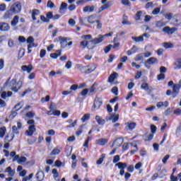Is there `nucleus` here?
<instances>
[{"label":"nucleus","mask_w":181,"mask_h":181,"mask_svg":"<svg viewBox=\"0 0 181 181\" xmlns=\"http://www.w3.org/2000/svg\"><path fill=\"white\" fill-rule=\"evenodd\" d=\"M119 119V115L110 114V116L108 117L107 121H112V124H115Z\"/></svg>","instance_id":"nucleus-10"},{"label":"nucleus","mask_w":181,"mask_h":181,"mask_svg":"<svg viewBox=\"0 0 181 181\" xmlns=\"http://www.w3.org/2000/svg\"><path fill=\"white\" fill-rule=\"evenodd\" d=\"M36 178L39 181H42L45 179V173L43 171H38L36 174Z\"/></svg>","instance_id":"nucleus-24"},{"label":"nucleus","mask_w":181,"mask_h":181,"mask_svg":"<svg viewBox=\"0 0 181 181\" xmlns=\"http://www.w3.org/2000/svg\"><path fill=\"white\" fill-rule=\"evenodd\" d=\"M157 80L160 81L161 80H165V74H160L157 76Z\"/></svg>","instance_id":"nucleus-45"},{"label":"nucleus","mask_w":181,"mask_h":181,"mask_svg":"<svg viewBox=\"0 0 181 181\" xmlns=\"http://www.w3.org/2000/svg\"><path fill=\"white\" fill-rule=\"evenodd\" d=\"M174 69L175 70H180L181 69V58H177L174 62Z\"/></svg>","instance_id":"nucleus-17"},{"label":"nucleus","mask_w":181,"mask_h":181,"mask_svg":"<svg viewBox=\"0 0 181 181\" xmlns=\"http://www.w3.org/2000/svg\"><path fill=\"white\" fill-rule=\"evenodd\" d=\"M147 64H155V63H158V59L155 57H151L146 62Z\"/></svg>","instance_id":"nucleus-28"},{"label":"nucleus","mask_w":181,"mask_h":181,"mask_svg":"<svg viewBox=\"0 0 181 181\" xmlns=\"http://www.w3.org/2000/svg\"><path fill=\"white\" fill-rule=\"evenodd\" d=\"M35 112H28L25 115V117H27V118H33V117H35Z\"/></svg>","instance_id":"nucleus-40"},{"label":"nucleus","mask_w":181,"mask_h":181,"mask_svg":"<svg viewBox=\"0 0 181 181\" xmlns=\"http://www.w3.org/2000/svg\"><path fill=\"white\" fill-rule=\"evenodd\" d=\"M117 76H118V74H117V73H115V72L113 73V74H112L109 76V78H108V81H109V83H112V81H114V80H115Z\"/></svg>","instance_id":"nucleus-31"},{"label":"nucleus","mask_w":181,"mask_h":181,"mask_svg":"<svg viewBox=\"0 0 181 181\" xmlns=\"http://www.w3.org/2000/svg\"><path fill=\"white\" fill-rule=\"evenodd\" d=\"M6 132V127H3L0 128V138H4L5 136V133Z\"/></svg>","instance_id":"nucleus-35"},{"label":"nucleus","mask_w":181,"mask_h":181,"mask_svg":"<svg viewBox=\"0 0 181 181\" xmlns=\"http://www.w3.org/2000/svg\"><path fill=\"white\" fill-rule=\"evenodd\" d=\"M22 87V81H18L16 82V84H13V86L11 88V91H14L15 93H18V91L20 90V88Z\"/></svg>","instance_id":"nucleus-9"},{"label":"nucleus","mask_w":181,"mask_h":181,"mask_svg":"<svg viewBox=\"0 0 181 181\" xmlns=\"http://www.w3.org/2000/svg\"><path fill=\"white\" fill-rule=\"evenodd\" d=\"M132 39L136 42H144V38L141 35L139 37H132Z\"/></svg>","instance_id":"nucleus-33"},{"label":"nucleus","mask_w":181,"mask_h":181,"mask_svg":"<svg viewBox=\"0 0 181 181\" xmlns=\"http://www.w3.org/2000/svg\"><path fill=\"white\" fill-rule=\"evenodd\" d=\"M102 156L103 158H100L97 160V165H101V163H103V162L104 161V157L105 156V155L103 154Z\"/></svg>","instance_id":"nucleus-52"},{"label":"nucleus","mask_w":181,"mask_h":181,"mask_svg":"<svg viewBox=\"0 0 181 181\" xmlns=\"http://www.w3.org/2000/svg\"><path fill=\"white\" fill-rule=\"evenodd\" d=\"M40 11H39V10L35 9V10H33V12H32V16H37L40 15Z\"/></svg>","instance_id":"nucleus-56"},{"label":"nucleus","mask_w":181,"mask_h":181,"mask_svg":"<svg viewBox=\"0 0 181 181\" xmlns=\"http://www.w3.org/2000/svg\"><path fill=\"white\" fill-rule=\"evenodd\" d=\"M160 12V8L157 7L154 8L152 11L153 15H158Z\"/></svg>","instance_id":"nucleus-43"},{"label":"nucleus","mask_w":181,"mask_h":181,"mask_svg":"<svg viewBox=\"0 0 181 181\" xmlns=\"http://www.w3.org/2000/svg\"><path fill=\"white\" fill-rule=\"evenodd\" d=\"M122 144H124V139L121 138L116 139L113 142V145H115V148H119Z\"/></svg>","instance_id":"nucleus-14"},{"label":"nucleus","mask_w":181,"mask_h":181,"mask_svg":"<svg viewBox=\"0 0 181 181\" xmlns=\"http://www.w3.org/2000/svg\"><path fill=\"white\" fill-rule=\"evenodd\" d=\"M107 143L108 140H107L106 139H99L95 141L96 145H101L102 146H104V145H107Z\"/></svg>","instance_id":"nucleus-18"},{"label":"nucleus","mask_w":181,"mask_h":181,"mask_svg":"<svg viewBox=\"0 0 181 181\" xmlns=\"http://www.w3.org/2000/svg\"><path fill=\"white\" fill-rule=\"evenodd\" d=\"M33 42H35V38H33V37L30 36V37H28L27 43L30 44V43H33Z\"/></svg>","instance_id":"nucleus-59"},{"label":"nucleus","mask_w":181,"mask_h":181,"mask_svg":"<svg viewBox=\"0 0 181 181\" xmlns=\"http://www.w3.org/2000/svg\"><path fill=\"white\" fill-rule=\"evenodd\" d=\"M28 125H30L28 128V130L25 132V134L28 136H32L35 132H36V128L35 127V120L30 119L27 122Z\"/></svg>","instance_id":"nucleus-1"},{"label":"nucleus","mask_w":181,"mask_h":181,"mask_svg":"<svg viewBox=\"0 0 181 181\" xmlns=\"http://www.w3.org/2000/svg\"><path fill=\"white\" fill-rule=\"evenodd\" d=\"M111 5L112 4L110 3L104 4L102 6L99 8L98 13H100V12H103V11H105V9H108V8L111 6Z\"/></svg>","instance_id":"nucleus-25"},{"label":"nucleus","mask_w":181,"mask_h":181,"mask_svg":"<svg viewBox=\"0 0 181 181\" xmlns=\"http://www.w3.org/2000/svg\"><path fill=\"white\" fill-rule=\"evenodd\" d=\"M88 41L87 40H83L81 42V46L83 47V49H86V47H88V49H94V46H90V44H88Z\"/></svg>","instance_id":"nucleus-20"},{"label":"nucleus","mask_w":181,"mask_h":181,"mask_svg":"<svg viewBox=\"0 0 181 181\" xmlns=\"http://www.w3.org/2000/svg\"><path fill=\"white\" fill-rule=\"evenodd\" d=\"M142 13H143L141 11H137L134 16V21H141V16H142Z\"/></svg>","instance_id":"nucleus-30"},{"label":"nucleus","mask_w":181,"mask_h":181,"mask_svg":"<svg viewBox=\"0 0 181 181\" xmlns=\"http://www.w3.org/2000/svg\"><path fill=\"white\" fill-rule=\"evenodd\" d=\"M180 86L177 84H174L173 86V98H175L177 94H179V90H180Z\"/></svg>","instance_id":"nucleus-13"},{"label":"nucleus","mask_w":181,"mask_h":181,"mask_svg":"<svg viewBox=\"0 0 181 181\" xmlns=\"http://www.w3.org/2000/svg\"><path fill=\"white\" fill-rule=\"evenodd\" d=\"M95 8V7L94 6H86L83 8V11L84 13H86V12H94Z\"/></svg>","instance_id":"nucleus-23"},{"label":"nucleus","mask_w":181,"mask_h":181,"mask_svg":"<svg viewBox=\"0 0 181 181\" xmlns=\"http://www.w3.org/2000/svg\"><path fill=\"white\" fill-rule=\"evenodd\" d=\"M47 19H49V21H50V19H53V13L52 12H48L46 15Z\"/></svg>","instance_id":"nucleus-57"},{"label":"nucleus","mask_w":181,"mask_h":181,"mask_svg":"<svg viewBox=\"0 0 181 181\" xmlns=\"http://www.w3.org/2000/svg\"><path fill=\"white\" fill-rule=\"evenodd\" d=\"M5 173H8V176L11 177H13L15 176V170H12V168L8 167L5 170Z\"/></svg>","instance_id":"nucleus-19"},{"label":"nucleus","mask_w":181,"mask_h":181,"mask_svg":"<svg viewBox=\"0 0 181 181\" xmlns=\"http://www.w3.org/2000/svg\"><path fill=\"white\" fill-rule=\"evenodd\" d=\"M66 9H67V3L62 2L59 8V13H64Z\"/></svg>","instance_id":"nucleus-26"},{"label":"nucleus","mask_w":181,"mask_h":181,"mask_svg":"<svg viewBox=\"0 0 181 181\" xmlns=\"http://www.w3.org/2000/svg\"><path fill=\"white\" fill-rule=\"evenodd\" d=\"M86 68L88 69L86 70V73L90 74V73H93V71H94L95 69H97V65H95V64H91L90 65L86 66Z\"/></svg>","instance_id":"nucleus-16"},{"label":"nucleus","mask_w":181,"mask_h":181,"mask_svg":"<svg viewBox=\"0 0 181 181\" xmlns=\"http://www.w3.org/2000/svg\"><path fill=\"white\" fill-rule=\"evenodd\" d=\"M124 35H125V32L124 31L119 32L116 35V37L114 38L113 42H117V40H118V36H124Z\"/></svg>","instance_id":"nucleus-39"},{"label":"nucleus","mask_w":181,"mask_h":181,"mask_svg":"<svg viewBox=\"0 0 181 181\" xmlns=\"http://www.w3.org/2000/svg\"><path fill=\"white\" fill-rule=\"evenodd\" d=\"M83 128H84V125H81L78 129V131L76 132V135H77V136H80V135L83 134Z\"/></svg>","instance_id":"nucleus-38"},{"label":"nucleus","mask_w":181,"mask_h":181,"mask_svg":"<svg viewBox=\"0 0 181 181\" xmlns=\"http://www.w3.org/2000/svg\"><path fill=\"white\" fill-rule=\"evenodd\" d=\"M59 40L60 42L61 47L64 49V47H67V38L59 37Z\"/></svg>","instance_id":"nucleus-15"},{"label":"nucleus","mask_w":181,"mask_h":181,"mask_svg":"<svg viewBox=\"0 0 181 181\" xmlns=\"http://www.w3.org/2000/svg\"><path fill=\"white\" fill-rule=\"evenodd\" d=\"M18 22H19V16H16L13 17V20L11 21V26H16Z\"/></svg>","instance_id":"nucleus-29"},{"label":"nucleus","mask_w":181,"mask_h":181,"mask_svg":"<svg viewBox=\"0 0 181 181\" xmlns=\"http://www.w3.org/2000/svg\"><path fill=\"white\" fill-rule=\"evenodd\" d=\"M46 56V50L45 49H41L40 53V57L41 59H43Z\"/></svg>","instance_id":"nucleus-51"},{"label":"nucleus","mask_w":181,"mask_h":181,"mask_svg":"<svg viewBox=\"0 0 181 181\" xmlns=\"http://www.w3.org/2000/svg\"><path fill=\"white\" fill-rule=\"evenodd\" d=\"M90 117H91V115L90 113L85 114L81 119V121L83 122H86V121H88L90 119Z\"/></svg>","instance_id":"nucleus-32"},{"label":"nucleus","mask_w":181,"mask_h":181,"mask_svg":"<svg viewBox=\"0 0 181 181\" xmlns=\"http://www.w3.org/2000/svg\"><path fill=\"white\" fill-rule=\"evenodd\" d=\"M66 69H71V61H68L65 65Z\"/></svg>","instance_id":"nucleus-62"},{"label":"nucleus","mask_w":181,"mask_h":181,"mask_svg":"<svg viewBox=\"0 0 181 181\" xmlns=\"http://www.w3.org/2000/svg\"><path fill=\"white\" fill-rule=\"evenodd\" d=\"M162 31L165 35H173L175 32H177V28L175 27L170 28L169 26H165L162 29Z\"/></svg>","instance_id":"nucleus-3"},{"label":"nucleus","mask_w":181,"mask_h":181,"mask_svg":"<svg viewBox=\"0 0 181 181\" xmlns=\"http://www.w3.org/2000/svg\"><path fill=\"white\" fill-rule=\"evenodd\" d=\"M97 16L95 15H92L88 17L87 21L88 23H95L97 22Z\"/></svg>","instance_id":"nucleus-22"},{"label":"nucleus","mask_w":181,"mask_h":181,"mask_svg":"<svg viewBox=\"0 0 181 181\" xmlns=\"http://www.w3.org/2000/svg\"><path fill=\"white\" fill-rule=\"evenodd\" d=\"M40 19L42 21V22H45V23H49V22H50V20H49L47 17H45V16H41Z\"/></svg>","instance_id":"nucleus-46"},{"label":"nucleus","mask_w":181,"mask_h":181,"mask_svg":"<svg viewBox=\"0 0 181 181\" xmlns=\"http://www.w3.org/2000/svg\"><path fill=\"white\" fill-rule=\"evenodd\" d=\"M117 162H119V156L117 155L113 158V163H117Z\"/></svg>","instance_id":"nucleus-61"},{"label":"nucleus","mask_w":181,"mask_h":181,"mask_svg":"<svg viewBox=\"0 0 181 181\" xmlns=\"http://www.w3.org/2000/svg\"><path fill=\"white\" fill-rule=\"evenodd\" d=\"M142 59H144V56L142 55V54H139L136 56L135 61L136 62H141V60H142Z\"/></svg>","instance_id":"nucleus-44"},{"label":"nucleus","mask_w":181,"mask_h":181,"mask_svg":"<svg viewBox=\"0 0 181 181\" xmlns=\"http://www.w3.org/2000/svg\"><path fill=\"white\" fill-rule=\"evenodd\" d=\"M127 127L130 131H132V129H134L135 127H136V123L135 122H128Z\"/></svg>","instance_id":"nucleus-36"},{"label":"nucleus","mask_w":181,"mask_h":181,"mask_svg":"<svg viewBox=\"0 0 181 181\" xmlns=\"http://www.w3.org/2000/svg\"><path fill=\"white\" fill-rule=\"evenodd\" d=\"M95 119L99 125H104L105 124V119L101 118L99 115L95 116Z\"/></svg>","instance_id":"nucleus-27"},{"label":"nucleus","mask_w":181,"mask_h":181,"mask_svg":"<svg viewBox=\"0 0 181 181\" xmlns=\"http://www.w3.org/2000/svg\"><path fill=\"white\" fill-rule=\"evenodd\" d=\"M102 105H103V98L96 96L93 103L92 110L95 111V110H98L100 107Z\"/></svg>","instance_id":"nucleus-2"},{"label":"nucleus","mask_w":181,"mask_h":181,"mask_svg":"<svg viewBox=\"0 0 181 181\" xmlns=\"http://www.w3.org/2000/svg\"><path fill=\"white\" fill-rule=\"evenodd\" d=\"M18 163L19 165H24L25 166H27V165H30V161H28V158L25 156L20 157V160H18Z\"/></svg>","instance_id":"nucleus-11"},{"label":"nucleus","mask_w":181,"mask_h":181,"mask_svg":"<svg viewBox=\"0 0 181 181\" xmlns=\"http://www.w3.org/2000/svg\"><path fill=\"white\" fill-rule=\"evenodd\" d=\"M16 115H18V112H11V114L9 115L10 119H13Z\"/></svg>","instance_id":"nucleus-54"},{"label":"nucleus","mask_w":181,"mask_h":181,"mask_svg":"<svg viewBox=\"0 0 181 181\" xmlns=\"http://www.w3.org/2000/svg\"><path fill=\"white\" fill-rule=\"evenodd\" d=\"M59 153H60V150H59V148H55L52 150L50 155L51 156H54L55 155H59Z\"/></svg>","instance_id":"nucleus-37"},{"label":"nucleus","mask_w":181,"mask_h":181,"mask_svg":"<svg viewBox=\"0 0 181 181\" xmlns=\"http://www.w3.org/2000/svg\"><path fill=\"white\" fill-rule=\"evenodd\" d=\"M0 107L1 108L6 107V102H5V100H2L1 98H0Z\"/></svg>","instance_id":"nucleus-48"},{"label":"nucleus","mask_w":181,"mask_h":181,"mask_svg":"<svg viewBox=\"0 0 181 181\" xmlns=\"http://www.w3.org/2000/svg\"><path fill=\"white\" fill-rule=\"evenodd\" d=\"M166 67L165 66H160V73L163 74V73H165L166 71Z\"/></svg>","instance_id":"nucleus-64"},{"label":"nucleus","mask_w":181,"mask_h":181,"mask_svg":"<svg viewBox=\"0 0 181 181\" xmlns=\"http://www.w3.org/2000/svg\"><path fill=\"white\" fill-rule=\"evenodd\" d=\"M23 105H22V103H18L17 105H15L14 108L16 110V111H19V110H21V108H22Z\"/></svg>","instance_id":"nucleus-50"},{"label":"nucleus","mask_w":181,"mask_h":181,"mask_svg":"<svg viewBox=\"0 0 181 181\" xmlns=\"http://www.w3.org/2000/svg\"><path fill=\"white\" fill-rule=\"evenodd\" d=\"M112 47V45H111L106 46L104 49L105 53H108V52H110V50H111Z\"/></svg>","instance_id":"nucleus-58"},{"label":"nucleus","mask_w":181,"mask_h":181,"mask_svg":"<svg viewBox=\"0 0 181 181\" xmlns=\"http://www.w3.org/2000/svg\"><path fill=\"white\" fill-rule=\"evenodd\" d=\"M95 23H97V25H96L97 29H101V28H103V23L100 20H97Z\"/></svg>","instance_id":"nucleus-49"},{"label":"nucleus","mask_w":181,"mask_h":181,"mask_svg":"<svg viewBox=\"0 0 181 181\" xmlns=\"http://www.w3.org/2000/svg\"><path fill=\"white\" fill-rule=\"evenodd\" d=\"M151 131L152 132V134H155V132H156V127L153 124H152L151 126Z\"/></svg>","instance_id":"nucleus-63"},{"label":"nucleus","mask_w":181,"mask_h":181,"mask_svg":"<svg viewBox=\"0 0 181 181\" xmlns=\"http://www.w3.org/2000/svg\"><path fill=\"white\" fill-rule=\"evenodd\" d=\"M77 124V120H75L73 123L66 127V128H74Z\"/></svg>","instance_id":"nucleus-55"},{"label":"nucleus","mask_w":181,"mask_h":181,"mask_svg":"<svg viewBox=\"0 0 181 181\" xmlns=\"http://www.w3.org/2000/svg\"><path fill=\"white\" fill-rule=\"evenodd\" d=\"M115 166L118 168V169L120 170L119 175L120 176H124V173H125V169L127 168V163H117L115 164Z\"/></svg>","instance_id":"nucleus-5"},{"label":"nucleus","mask_w":181,"mask_h":181,"mask_svg":"<svg viewBox=\"0 0 181 181\" xmlns=\"http://www.w3.org/2000/svg\"><path fill=\"white\" fill-rule=\"evenodd\" d=\"M47 8H50L51 9L55 8L54 4L52 1V0H49L47 4Z\"/></svg>","instance_id":"nucleus-41"},{"label":"nucleus","mask_w":181,"mask_h":181,"mask_svg":"<svg viewBox=\"0 0 181 181\" xmlns=\"http://www.w3.org/2000/svg\"><path fill=\"white\" fill-rule=\"evenodd\" d=\"M170 158V155L165 156V157L162 160L163 165H166V162H168V159H169Z\"/></svg>","instance_id":"nucleus-47"},{"label":"nucleus","mask_w":181,"mask_h":181,"mask_svg":"<svg viewBox=\"0 0 181 181\" xmlns=\"http://www.w3.org/2000/svg\"><path fill=\"white\" fill-rule=\"evenodd\" d=\"M88 93V89L86 88L83 89L81 92V95H82V97H86V95H87V93Z\"/></svg>","instance_id":"nucleus-53"},{"label":"nucleus","mask_w":181,"mask_h":181,"mask_svg":"<svg viewBox=\"0 0 181 181\" xmlns=\"http://www.w3.org/2000/svg\"><path fill=\"white\" fill-rule=\"evenodd\" d=\"M104 36L105 35H99L98 37L94 38L93 40H90V42L93 45H98V43H101L104 41Z\"/></svg>","instance_id":"nucleus-7"},{"label":"nucleus","mask_w":181,"mask_h":181,"mask_svg":"<svg viewBox=\"0 0 181 181\" xmlns=\"http://www.w3.org/2000/svg\"><path fill=\"white\" fill-rule=\"evenodd\" d=\"M174 114L175 115H181V109L180 108H177L174 110Z\"/></svg>","instance_id":"nucleus-60"},{"label":"nucleus","mask_w":181,"mask_h":181,"mask_svg":"<svg viewBox=\"0 0 181 181\" xmlns=\"http://www.w3.org/2000/svg\"><path fill=\"white\" fill-rule=\"evenodd\" d=\"M141 88H142V90H144V91L148 93V94H151V93L153 91V88L149 86V84H148V83L146 82H144L141 84Z\"/></svg>","instance_id":"nucleus-6"},{"label":"nucleus","mask_w":181,"mask_h":181,"mask_svg":"<svg viewBox=\"0 0 181 181\" xmlns=\"http://www.w3.org/2000/svg\"><path fill=\"white\" fill-rule=\"evenodd\" d=\"M33 69V66L32 65H23L21 66V70H23V71H27V73H30Z\"/></svg>","instance_id":"nucleus-21"},{"label":"nucleus","mask_w":181,"mask_h":181,"mask_svg":"<svg viewBox=\"0 0 181 181\" xmlns=\"http://www.w3.org/2000/svg\"><path fill=\"white\" fill-rule=\"evenodd\" d=\"M165 23H163V21H157L156 23V28H162V26H164Z\"/></svg>","instance_id":"nucleus-42"},{"label":"nucleus","mask_w":181,"mask_h":181,"mask_svg":"<svg viewBox=\"0 0 181 181\" xmlns=\"http://www.w3.org/2000/svg\"><path fill=\"white\" fill-rule=\"evenodd\" d=\"M9 80H11V78H9L4 83V87H7L9 90H12L13 84H16V79H12L11 81H9Z\"/></svg>","instance_id":"nucleus-8"},{"label":"nucleus","mask_w":181,"mask_h":181,"mask_svg":"<svg viewBox=\"0 0 181 181\" xmlns=\"http://www.w3.org/2000/svg\"><path fill=\"white\" fill-rule=\"evenodd\" d=\"M22 9V5L21 3H16L13 4L10 8V12H13V13H19Z\"/></svg>","instance_id":"nucleus-4"},{"label":"nucleus","mask_w":181,"mask_h":181,"mask_svg":"<svg viewBox=\"0 0 181 181\" xmlns=\"http://www.w3.org/2000/svg\"><path fill=\"white\" fill-rule=\"evenodd\" d=\"M163 46L165 49H172L173 47V44L171 42H163Z\"/></svg>","instance_id":"nucleus-34"},{"label":"nucleus","mask_w":181,"mask_h":181,"mask_svg":"<svg viewBox=\"0 0 181 181\" xmlns=\"http://www.w3.org/2000/svg\"><path fill=\"white\" fill-rule=\"evenodd\" d=\"M11 27H9V24L6 23H0V30L1 32H8Z\"/></svg>","instance_id":"nucleus-12"}]
</instances>
